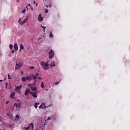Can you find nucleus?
Wrapping results in <instances>:
<instances>
[{
    "label": "nucleus",
    "instance_id": "1",
    "mask_svg": "<svg viewBox=\"0 0 130 130\" xmlns=\"http://www.w3.org/2000/svg\"><path fill=\"white\" fill-rule=\"evenodd\" d=\"M49 60L47 61L46 62L44 61H41V66H42L43 69L44 70H45V71L48 70V67H49Z\"/></svg>",
    "mask_w": 130,
    "mask_h": 130
},
{
    "label": "nucleus",
    "instance_id": "2",
    "mask_svg": "<svg viewBox=\"0 0 130 130\" xmlns=\"http://www.w3.org/2000/svg\"><path fill=\"white\" fill-rule=\"evenodd\" d=\"M49 54V58H52L54 57V51L52 49H50V51L48 52Z\"/></svg>",
    "mask_w": 130,
    "mask_h": 130
},
{
    "label": "nucleus",
    "instance_id": "3",
    "mask_svg": "<svg viewBox=\"0 0 130 130\" xmlns=\"http://www.w3.org/2000/svg\"><path fill=\"white\" fill-rule=\"evenodd\" d=\"M23 67V63H17L16 62L15 64V70H20V69H21V67Z\"/></svg>",
    "mask_w": 130,
    "mask_h": 130
},
{
    "label": "nucleus",
    "instance_id": "4",
    "mask_svg": "<svg viewBox=\"0 0 130 130\" xmlns=\"http://www.w3.org/2000/svg\"><path fill=\"white\" fill-rule=\"evenodd\" d=\"M21 88H22V85L19 86H16L15 87V92H18L19 94L21 93Z\"/></svg>",
    "mask_w": 130,
    "mask_h": 130
},
{
    "label": "nucleus",
    "instance_id": "5",
    "mask_svg": "<svg viewBox=\"0 0 130 130\" xmlns=\"http://www.w3.org/2000/svg\"><path fill=\"white\" fill-rule=\"evenodd\" d=\"M40 109H46L47 108V107L45 105V103H42L40 106H39Z\"/></svg>",
    "mask_w": 130,
    "mask_h": 130
},
{
    "label": "nucleus",
    "instance_id": "6",
    "mask_svg": "<svg viewBox=\"0 0 130 130\" xmlns=\"http://www.w3.org/2000/svg\"><path fill=\"white\" fill-rule=\"evenodd\" d=\"M43 19L44 18L41 16V14H39L38 18V21H39V22H42V21H43Z\"/></svg>",
    "mask_w": 130,
    "mask_h": 130
},
{
    "label": "nucleus",
    "instance_id": "7",
    "mask_svg": "<svg viewBox=\"0 0 130 130\" xmlns=\"http://www.w3.org/2000/svg\"><path fill=\"white\" fill-rule=\"evenodd\" d=\"M30 95H32V97H34V98H37V93L36 92H30Z\"/></svg>",
    "mask_w": 130,
    "mask_h": 130
},
{
    "label": "nucleus",
    "instance_id": "8",
    "mask_svg": "<svg viewBox=\"0 0 130 130\" xmlns=\"http://www.w3.org/2000/svg\"><path fill=\"white\" fill-rule=\"evenodd\" d=\"M29 93H30V89H26L25 91V93L24 95L25 96H27V95H29Z\"/></svg>",
    "mask_w": 130,
    "mask_h": 130
},
{
    "label": "nucleus",
    "instance_id": "9",
    "mask_svg": "<svg viewBox=\"0 0 130 130\" xmlns=\"http://www.w3.org/2000/svg\"><path fill=\"white\" fill-rule=\"evenodd\" d=\"M27 81H31L32 80V76L31 75H29L27 77H25Z\"/></svg>",
    "mask_w": 130,
    "mask_h": 130
},
{
    "label": "nucleus",
    "instance_id": "10",
    "mask_svg": "<svg viewBox=\"0 0 130 130\" xmlns=\"http://www.w3.org/2000/svg\"><path fill=\"white\" fill-rule=\"evenodd\" d=\"M14 48L15 51H17V50H18V44L17 43L14 44Z\"/></svg>",
    "mask_w": 130,
    "mask_h": 130
},
{
    "label": "nucleus",
    "instance_id": "11",
    "mask_svg": "<svg viewBox=\"0 0 130 130\" xmlns=\"http://www.w3.org/2000/svg\"><path fill=\"white\" fill-rule=\"evenodd\" d=\"M38 41H39V43H42L43 42V40H42V38H39L38 39Z\"/></svg>",
    "mask_w": 130,
    "mask_h": 130
},
{
    "label": "nucleus",
    "instance_id": "12",
    "mask_svg": "<svg viewBox=\"0 0 130 130\" xmlns=\"http://www.w3.org/2000/svg\"><path fill=\"white\" fill-rule=\"evenodd\" d=\"M14 106H15V107H16V108H20V106H21V105L20 104L17 105V103H15L14 104Z\"/></svg>",
    "mask_w": 130,
    "mask_h": 130
},
{
    "label": "nucleus",
    "instance_id": "13",
    "mask_svg": "<svg viewBox=\"0 0 130 130\" xmlns=\"http://www.w3.org/2000/svg\"><path fill=\"white\" fill-rule=\"evenodd\" d=\"M15 94H16L15 92H13V93H12L10 96V98H11L12 99H13L14 96H15Z\"/></svg>",
    "mask_w": 130,
    "mask_h": 130
},
{
    "label": "nucleus",
    "instance_id": "14",
    "mask_svg": "<svg viewBox=\"0 0 130 130\" xmlns=\"http://www.w3.org/2000/svg\"><path fill=\"white\" fill-rule=\"evenodd\" d=\"M50 38H53V34H52V32H50L49 35Z\"/></svg>",
    "mask_w": 130,
    "mask_h": 130
},
{
    "label": "nucleus",
    "instance_id": "15",
    "mask_svg": "<svg viewBox=\"0 0 130 130\" xmlns=\"http://www.w3.org/2000/svg\"><path fill=\"white\" fill-rule=\"evenodd\" d=\"M41 27L43 28V32H45V29H46V26H44L42 25H41Z\"/></svg>",
    "mask_w": 130,
    "mask_h": 130
},
{
    "label": "nucleus",
    "instance_id": "16",
    "mask_svg": "<svg viewBox=\"0 0 130 130\" xmlns=\"http://www.w3.org/2000/svg\"><path fill=\"white\" fill-rule=\"evenodd\" d=\"M50 67H55V63H54V61L50 64Z\"/></svg>",
    "mask_w": 130,
    "mask_h": 130
},
{
    "label": "nucleus",
    "instance_id": "17",
    "mask_svg": "<svg viewBox=\"0 0 130 130\" xmlns=\"http://www.w3.org/2000/svg\"><path fill=\"white\" fill-rule=\"evenodd\" d=\"M41 87L43 89L44 88V83L43 82H42L41 83Z\"/></svg>",
    "mask_w": 130,
    "mask_h": 130
},
{
    "label": "nucleus",
    "instance_id": "18",
    "mask_svg": "<svg viewBox=\"0 0 130 130\" xmlns=\"http://www.w3.org/2000/svg\"><path fill=\"white\" fill-rule=\"evenodd\" d=\"M31 77H32L33 80H36V79H37V76H35L33 74L31 75Z\"/></svg>",
    "mask_w": 130,
    "mask_h": 130
},
{
    "label": "nucleus",
    "instance_id": "19",
    "mask_svg": "<svg viewBox=\"0 0 130 130\" xmlns=\"http://www.w3.org/2000/svg\"><path fill=\"white\" fill-rule=\"evenodd\" d=\"M20 50H23V49H24V46H23V44H20Z\"/></svg>",
    "mask_w": 130,
    "mask_h": 130
},
{
    "label": "nucleus",
    "instance_id": "20",
    "mask_svg": "<svg viewBox=\"0 0 130 130\" xmlns=\"http://www.w3.org/2000/svg\"><path fill=\"white\" fill-rule=\"evenodd\" d=\"M26 80H27V79H26V77H22V82H26Z\"/></svg>",
    "mask_w": 130,
    "mask_h": 130
},
{
    "label": "nucleus",
    "instance_id": "21",
    "mask_svg": "<svg viewBox=\"0 0 130 130\" xmlns=\"http://www.w3.org/2000/svg\"><path fill=\"white\" fill-rule=\"evenodd\" d=\"M34 107L35 108H36V109H37V107H38V106L37 105V103H35Z\"/></svg>",
    "mask_w": 130,
    "mask_h": 130
},
{
    "label": "nucleus",
    "instance_id": "22",
    "mask_svg": "<svg viewBox=\"0 0 130 130\" xmlns=\"http://www.w3.org/2000/svg\"><path fill=\"white\" fill-rule=\"evenodd\" d=\"M9 48H10V49H13V45L12 44L9 45Z\"/></svg>",
    "mask_w": 130,
    "mask_h": 130
},
{
    "label": "nucleus",
    "instance_id": "23",
    "mask_svg": "<svg viewBox=\"0 0 130 130\" xmlns=\"http://www.w3.org/2000/svg\"><path fill=\"white\" fill-rule=\"evenodd\" d=\"M26 11H27V10L25 9L21 12V13H22L23 14H25V13H26Z\"/></svg>",
    "mask_w": 130,
    "mask_h": 130
},
{
    "label": "nucleus",
    "instance_id": "24",
    "mask_svg": "<svg viewBox=\"0 0 130 130\" xmlns=\"http://www.w3.org/2000/svg\"><path fill=\"white\" fill-rule=\"evenodd\" d=\"M19 24H20V25H24V24H25V23L23 21H20V22H19Z\"/></svg>",
    "mask_w": 130,
    "mask_h": 130
},
{
    "label": "nucleus",
    "instance_id": "25",
    "mask_svg": "<svg viewBox=\"0 0 130 130\" xmlns=\"http://www.w3.org/2000/svg\"><path fill=\"white\" fill-rule=\"evenodd\" d=\"M25 130H29L30 129V126H28L27 127H24Z\"/></svg>",
    "mask_w": 130,
    "mask_h": 130
},
{
    "label": "nucleus",
    "instance_id": "26",
    "mask_svg": "<svg viewBox=\"0 0 130 130\" xmlns=\"http://www.w3.org/2000/svg\"><path fill=\"white\" fill-rule=\"evenodd\" d=\"M31 89L32 91H36L37 88H36V87H32V88H31Z\"/></svg>",
    "mask_w": 130,
    "mask_h": 130
},
{
    "label": "nucleus",
    "instance_id": "27",
    "mask_svg": "<svg viewBox=\"0 0 130 130\" xmlns=\"http://www.w3.org/2000/svg\"><path fill=\"white\" fill-rule=\"evenodd\" d=\"M27 18H25L23 21V23H26V22H27Z\"/></svg>",
    "mask_w": 130,
    "mask_h": 130
},
{
    "label": "nucleus",
    "instance_id": "28",
    "mask_svg": "<svg viewBox=\"0 0 130 130\" xmlns=\"http://www.w3.org/2000/svg\"><path fill=\"white\" fill-rule=\"evenodd\" d=\"M30 126H31L32 128H34V124H33V123H31Z\"/></svg>",
    "mask_w": 130,
    "mask_h": 130
},
{
    "label": "nucleus",
    "instance_id": "29",
    "mask_svg": "<svg viewBox=\"0 0 130 130\" xmlns=\"http://www.w3.org/2000/svg\"><path fill=\"white\" fill-rule=\"evenodd\" d=\"M8 79H9V80H11V75H10V74H9V75H8Z\"/></svg>",
    "mask_w": 130,
    "mask_h": 130
},
{
    "label": "nucleus",
    "instance_id": "30",
    "mask_svg": "<svg viewBox=\"0 0 130 130\" xmlns=\"http://www.w3.org/2000/svg\"><path fill=\"white\" fill-rule=\"evenodd\" d=\"M16 118H17V119H19V118H20V117L18 115H16Z\"/></svg>",
    "mask_w": 130,
    "mask_h": 130
},
{
    "label": "nucleus",
    "instance_id": "31",
    "mask_svg": "<svg viewBox=\"0 0 130 130\" xmlns=\"http://www.w3.org/2000/svg\"><path fill=\"white\" fill-rule=\"evenodd\" d=\"M45 13H46V14H47V13H48V9H45Z\"/></svg>",
    "mask_w": 130,
    "mask_h": 130
},
{
    "label": "nucleus",
    "instance_id": "32",
    "mask_svg": "<svg viewBox=\"0 0 130 130\" xmlns=\"http://www.w3.org/2000/svg\"><path fill=\"white\" fill-rule=\"evenodd\" d=\"M4 81H6V78H5V79L4 80H0V83H1V82H4Z\"/></svg>",
    "mask_w": 130,
    "mask_h": 130
},
{
    "label": "nucleus",
    "instance_id": "33",
    "mask_svg": "<svg viewBox=\"0 0 130 130\" xmlns=\"http://www.w3.org/2000/svg\"><path fill=\"white\" fill-rule=\"evenodd\" d=\"M58 84H59V82H56L55 83V85H58Z\"/></svg>",
    "mask_w": 130,
    "mask_h": 130
},
{
    "label": "nucleus",
    "instance_id": "34",
    "mask_svg": "<svg viewBox=\"0 0 130 130\" xmlns=\"http://www.w3.org/2000/svg\"><path fill=\"white\" fill-rule=\"evenodd\" d=\"M30 69L31 70H32V69H34V67H33V66H30Z\"/></svg>",
    "mask_w": 130,
    "mask_h": 130
},
{
    "label": "nucleus",
    "instance_id": "35",
    "mask_svg": "<svg viewBox=\"0 0 130 130\" xmlns=\"http://www.w3.org/2000/svg\"><path fill=\"white\" fill-rule=\"evenodd\" d=\"M30 8L31 11H33L34 10V8H33V7H32V6H30Z\"/></svg>",
    "mask_w": 130,
    "mask_h": 130
},
{
    "label": "nucleus",
    "instance_id": "36",
    "mask_svg": "<svg viewBox=\"0 0 130 130\" xmlns=\"http://www.w3.org/2000/svg\"><path fill=\"white\" fill-rule=\"evenodd\" d=\"M12 53H15V50H12Z\"/></svg>",
    "mask_w": 130,
    "mask_h": 130
},
{
    "label": "nucleus",
    "instance_id": "37",
    "mask_svg": "<svg viewBox=\"0 0 130 130\" xmlns=\"http://www.w3.org/2000/svg\"><path fill=\"white\" fill-rule=\"evenodd\" d=\"M21 20H22V18L19 19V20H18V22L20 23V22H21Z\"/></svg>",
    "mask_w": 130,
    "mask_h": 130
},
{
    "label": "nucleus",
    "instance_id": "38",
    "mask_svg": "<svg viewBox=\"0 0 130 130\" xmlns=\"http://www.w3.org/2000/svg\"><path fill=\"white\" fill-rule=\"evenodd\" d=\"M50 119H51V118H50V117H48L47 119V120H50Z\"/></svg>",
    "mask_w": 130,
    "mask_h": 130
},
{
    "label": "nucleus",
    "instance_id": "39",
    "mask_svg": "<svg viewBox=\"0 0 130 130\" xmlns=\"http://www.w3.org/2000/svg\"><path fill=\"white\" fill-rule=\"evenodd\" d=\"M9 101H6V104H9Z\"/></svg>",
    "mask_w": 130,
    "mask_h": 130
},
{
    "label": "nucleus",
    "instance_id": "40",
    "mask_svg": "<svg viewBox=\"0 0 130 130\" xmlns=\"http://www.w3.org/2000/svg\"><path fill=\"white\" fill-rule=\"evenodd\" d=\"M6 88H8V83H6Z\"/></svg>",
    "mask_w": 130,
    "mask_h": 130
},
{
    "label": "nucleus",
    "instance_id": "41",
    "mask_svg": "<svg viewBox=\"0 0 130 130\" xmlns=\"http://www.w3.org/2000/svg\"><path fill=\"white\" fill-rule=\"evenodd\" d=\"M28 7H30V8L31 7V5H30V4H28Z\"/></svg>",
    "mask_w": 130,
    "mask_h": 130
},
{
    "label": "nucleus",
    "instance_id": "42",
    "mask_svg": "<svg viewBox=\"0 0 130 130\" xmlns=\"http://www.w3.org/2000/svg\"><path fill=\"white\" fill-rule=\"evenodd\" d=\"M39 74H38V73L36 74V76H39Z\"/></svg>",
    "mask_w": 130,
    "mask_h": 130
},
{
    "label": "nucleus",
    "instance_id": "43",
    "mask_svg": "<svg viewBox=\"0 0 130 130\" xmlns=\"http://www.w3.org/2000/svg\"><path fill=\"white\" fill-rule=\"evenodd\" d=\"M26 9H27V11H28V10H29V8H28V7L26 6Z\"/></svg>",
    "mask_w": 130,
    "mask_h": 130
},
{
    "label": "nucleus",
    "instance_id": "44",
    "mask_svg": "<svg viewBox=\"0 0 130 130\" xmlns=\"http://www.w3.org/2000/svg\"><path fill=\"white\" fill-rule=\"evenodd\" d=\"M40 103H37V105H39Z\"/></svg>",
    "mask_w": 130,
    "mask_h": 130
},
{
    "label": "nucleus",
    "instance_id": "45",
    "mask_svg": "<svg viewBox=\"0 0 130 130\" xmlns=\"http://www.w3.org/2000/svg\"><path fill=\"white\" fill-rule=\"evenodd\" d=\"M48 5H46V8H48Z\"/></svg>",
    "mask_w": 130,
    "mask_h": 130
},
{
    "label": "nucleus",
    "instance_id": "46",
    "mask_svg": "<svg viewBox=\"0 0 130 130\" xmlns=\"http://www.w3.org/2000/svg\"><path fill=\"white\" fill-rule=\"evenodd\" d=\"M21 73L22 75H23V74H24V73L23 72V71H21Z\"/></svg>",
    "mask_w": 130,
    "mask_h": 130
},
{
    "label": "nucleus",
    "instance_id": "47",
    "mask_svg": "<svg viewBox=\"0 0 130 130\" xmlns=\"http://www.w3.org/2000/svg\"><path fill=\"white\" fill-rule=\"evenodd\" d=\"M28 18H29V16H26V19H28Z\"/></svg>",
    "mask_w": 130,
    "mask_h": 130
},
{
    "label": "nucleus",
    "instance_id": "48",
    "mask_svg": "<svg viewBox=\"0 0 130 130\" xmlns=\"http://www.w3.org/2000/svg\"><path fill=\"white\" fill-rule=\"evenodd\" d=\"M28 87H30L31 86V84H28Z\"/></svg>",
    "mask_w": 130,
    "mask_h": 130
},
{
    "label": "nucleus",
    "instance_id": "49",
    "mask_svg": "<svg viewBox=\"0 0 130 130\" xmlns=\"http://www.w3.org/2000/svg\"><path fill=\"white\" fill-rule=\"evenodd\" d=\"M37 6H38V4H37V3H36V7H37Z\"/></svg>",
    "mask_w": 130,
    "mask_h": 130
},
{
    "label": "nucleus",
    "instance_id": "50",
    "mask_svg": "<svg viewBox=\"0 0 130 130\" xmlns=\"http://www.w3.org/2000/svg\"><path fill=\"white\" fill-rule=\"evenodd\" d=\"M51 7H52L51 5H49V8H51Z\"/></svg>",
    "mask_w": 130,
    "mask_h": 130
},
{
    "label": "nucleus",
    "instance_id": "51",
    "mask_svg": "<svg viewBox=\"0 0 130 130\" xmlns=\"http://www.w3.org/2000/svg\"><path fill=\"white\" fill-rule=\"evenodd\" d=\"M39 79H42V78H41V77H39Z\"/></svg>",
    "mask_w": 130,
    "mask_h": 130
},
{
    "label": "nucleus",
    "instance_id": "52",
    "mask_svg": "<svg viewBox=\"0 0 130 130\" xmlns=\"http://www.w3.org/2000/svg\"><path fill=\"white\" fill-rule=\"evenodd\" d=\"M40 70V68H39V69L38 70V72H39Z\"/></svg>",
    "mask_w": 130,
    "mask_h": 130
},
{
    "label": "nucleus",
    "instance_id": "53",
    "mask_svg": "<svg viewBox=\"0 0 130 130\" xmlns=\"http://www.w3.org/2000/svg\"><path fill=\"white\" fill-rule=\"evenodd\" d=\"M19 2V0H17V1H16V3H18Z\"/></svg>",
    "mask_w": 130,
    "mask_h": 130
},
{
    "label": "nucleus",
    "instance_id": "54",
    "mask_svg": "<svg viewBox=\"0 0 130 130\" xmlns=\"http://www.w3.org/2000/svg\"><path fill=\"white\" fill-rule=\"evenodd\" d=\"M34 4H36V3H35V1L34 2Z\"/></svg>",
    "mask_w": 130,
    "mask_h": 130
},
{
    "label": "nucleus",
    "instance_id": "55",
    "mask_svg": "<svg viewBox=\"0 0 130 130\" xmlns=\"http://www.w3.org/2000/svg\"><path fill=\"white\" fill-rule=\"evenodd\" d=\"M0 121H2V120L0 119Z\"/></svg>",
    "mask_w": 130,
    "mask_h": 130
}]
</instances>
